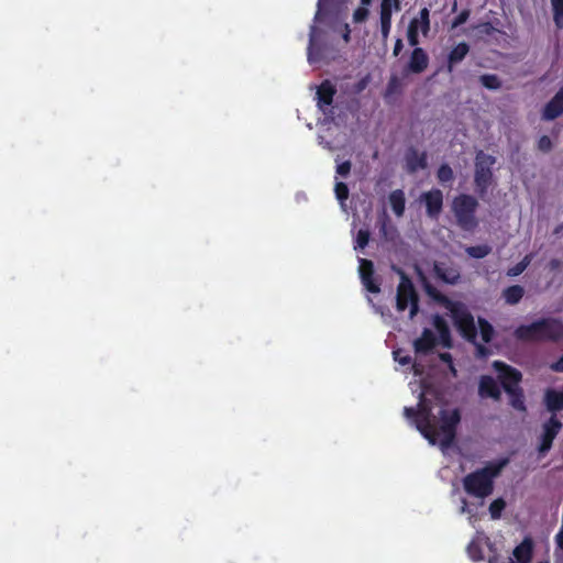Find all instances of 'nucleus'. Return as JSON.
I'll list each match as a JSON object with an SVG mask.
<instances>
[{"label": "nucleus", "instance_id": "nucleus-58", "mask_svg": "<svg viewBox=\"0 0 563 563\" xmlns=\"http://www.w3.org/2000/svg\"><path fill=\"white\" fill-rule=\"evenodd\" d=\"M478 350H479V352H481V353H483V352H484V350H485V347H484V346H482V345H479V346H478Z\"/></svg>", "mask_w": 563, "mask_h": 563}, {"label": "nucleus", "instance_id": "nucleus-47", "mask_svg": "<svg viewBox=\"0 0 563 563\" xmlns=\"http://www.w3.org/2000/svg\"><path fill=\"white\" fill-rule=\"evenodd\" d=\"M351 168H352L351 162L344 161L336 166V173L342 177H346L350 174Z\"/></svg>", "mask_w": 563, "mask_h": 563}, {"label": "nucleus", "instance_id": "nucleus-52", "mask_svg": "<svg viewBox=\"0 0 563 563\" xmlns=\"http://www.w3.org/2000/svg\"><path fill=\"white\" fill-rule=\"evenodd\" d=\"M394 355H395V360L398 361V363L401 365H409L411 363V357L409 355L399 357L398 351L394 352Z\"/></svg>", "mask_w": 563, "mask_h": 563}, {"label": "nucleus", "instance_id": "nucleus-22", "mask_svg": "<svg viewBox=\"0 0 563 563\" xmlns=\"http://www.w3.org/2000/svg\"><path fill=\"white\" fill-rule=\"evenodd\" d=\"M433 272L439 279L450 285H455L461 277V274L456 268L446 267L440 263L434 264Z\"/></svg>", "mask_w": 563, "mask_h": 563}, {"label": "nucleus", "instance_id": "nucleus-31", "mask_svg": "<svg viewBox=\"0 0 563 563\" xmlns=\"http://www.w3.org/2000/svg\"><path fill=\"white\" fill-rule=\"evenodd\" d=\"M553 21L556 29H563V0H551Z\"/></svg>", "mask_w": 563, "mask_h": 563}, {"label": "nucleus", "instance_id": "nucleus-4", "mask_svg": "<svg viewBox=\"0 0 563 563\" xmlns=\"http://www.w3.org/2000/svg\"><path fill=\"white\" fill-rule=\"evenodd\" d=\"M478 201L475 197L467 194H460L452 201V211L456 220V224L467 232L474 231L478 221L476 219V210Z\"/></svg>", "mask_w": 563, "mask_h": 563}, {"label": "nucleus", "instance_id": "nucleus-7", "mask_svg": "<svg viewBox=\"0 0 563 563\" xmlns=\"http://www.w3.org/2000/svg\"><path fill=\"white\" fill-rule=\"evenodd\" d=\"M496 163L493 155L479 151L475 157L474 184L477 194L483 197L487 194L493 181L492 167Z\"/></svg>", "mask_w": 563, "mask_h": 563}, {"label": "nucleus", "instance_id": "nucleus-10", "mask_svg": "<svg viewBox=\"0 0 563 563\" xmlns=\"http://www.w3.org/2000/svg\"><path fill=\"white\" fill-rule=\"evenodd\" d=\"M542 342H559L563 340V321L559 318L548 317L538 320Z\"/></svg>", "mask_w": 563, "mask_h": 563}, {"label": "nucleus", "instance_id": "nucleus-25", "mask_svg": "<svg viewBox=\"0 0 563 563\" xmlns=\"http://www.w3.org/2000/svg\"><path fill=\"white\" fill-rule=\"evenodd\" d=\"M433 325L439 333L441 344L444 347H451L452 346V338H451V332H450L446 321L441 316L437 314L433 319Z\"/></svg>", "mask_w": 563, "mask_h": 563}, {"label": "nucleus", "instance_id": "nucleus-50", "mask_svg": "<svg viewBox=\"0 0 563 563\" xmlns=\"http://www.w3.org/2000/svg\"><path fill=\"white\" fill-rule=\"evenodd\" d=\"M551 371L556 373H563V355L554 363L550 365Z\"/></svg>", "mask_w": 563, "mask_h": 563}, {"label": "nucleus", "instance_id": "nucleus-46", "mask_svg": "<svg viewBox=\"0 0 563 563\" xmlns=\"http://www.w3.org/2000/svg\"><path fill=\"white\" fill-rule=\"evenodd\" d=\"M552 141L548 135H542L538 141V150L548 153L552 150Z\"/></svg>", "mask_w": 563, "mask_h": 563}, {"label": "nucleus", "instance_id": "nucleus-51", "mask_svg": "<svg viewBox=\"0 0 563 563\" xmlns=\"http://www.w3.org/2000/svg\"><path fill=\"white\" fill-rule=\"evenodd\" d=\"M368 85V76L360 79L355 85V91L362 92Z\"/></svg>", "mask_w": 563, "mask_h": 563}, {"label": "nucleus", "instance_id": "nucleus-8", "mask_svg": "<svg viewBox=\"0 0 563 563\" xmlns=\"http://www.w3.org/2000/svg\"><path fill=\"white\" fill-rule=\"evenodd\" d=\"M336 88L329 79H324L316 91V101L318 109L325 115L327 119L333 120L335 111L333 107L334 96Z\"/></svg>", "mask_w": 563, "mask_h": 563}, {"label": "nucleus", "instance_id": "nucleus-15", "mask_svg": "<svg viewBox=\"0 0 563 563\" xmlns=\"http://www.w3.org/2000/svg\"><path fill=\"white\" fill-rule=\"evenodd\" d=\"M374 264L372 261L366 258L360 260V276L363 285L367 289V291L372 294H378L380 291V287L378 283H376L374 278Z\"/></svg>", "mask_w": 563, "mask_h": 563}, {"label": "nucleus", "instance_id": "nucleus-43", "mask_svg": "<svg viewBox=\"0 0 563 563\" xmlns=\"http://www.w3.org/2000/svg\"><path fill=\"white\" fill-rule=\"evenodd\" d=\"M369 236L368 230H358L355 239V249H364L369 242Z\"/></svg>", "mask_w": 563, "mask_h": 563}, {"label": "nucleus", "instance_id": "nucleus-41", "mask_svg": "<svg viewBox=\"0 0 563 563\" xmlns=\"http://www.w3.org/2000/svg\"><path fill=\"white\" fill-rule=\"evenodd\" d=\"M336 199L343 203L349 198V187L343 181H338L334 186Z\"/></svg>", "mask_w": 563, "mask_h": 563}, {"label": "nucleus", "instance_id": "nucleus-53", "mask_svg": "<svg viewBox=\"0 0 563 563\" xmlns=\"http://www.w3.org/2000/svg\"><path fill=\"white\" fill-rule=\"evenodd\" d=\"M402 48H404L402 40L397 38L395 42V45H394L393 55L398 56L400 54V52L402 51Z\"/></svg>", "mask_w": 563, "mask_h": 563}, {"label": "nucleus", "instance_id": "nucleus-17", "mask_svg": "<svg viewBox=\"0 0 563 563\" xmlns=\"http://www.w3.org/2000/svg\"><path fill=\"white\" fill-rule=\"evenodd\" d=\"M514 336L521 342H542L539 321L536 320L530 324L517 327L514 331Z\"/></svg>", "mask_w": 563, "mask_h": 563}, {"label": "nucleus", "instance_id": "nucleus-39", "mask_svg": "<svg viewBox=\"0 0 563 563\" xmlns=\"http://www.w3.org/2000/svg\"><path fill=\"white\" fill-rule=\"evenodd\" d=\"M531 256L526 255L519 263H517L514 267L509 268L508 275L509 276H518L520 275L530 264Z\"/></svg>", "mask_w": 563, "mask_h": 563}, {"label": "nucleus", "instance_id": "nucleus-16", "mask_svg": "<svg viewBox=\"0 0 563 563\" xmlns=\"http://www.w3.org/2000/svg\"><path fill=\"white\" fill-rule=\"evenodd\" d=\"M406 169L409 174H413L419 169L428 166V155L426 152H419L415 147H409L405 155Z\"/></svg>", "mask_w": 563, "mask_h": 563}, {"label": "nucleus", "instance_id": "nucleus-56", "mask_svg": "<svg viewBox=\"0 0 563 563\" xmlns=\"http://www.w3.org/2000/svg\"><path fill=\"white\" fill-rule=\"evenodd\" d=\"M559 264H560V263H559V261H558V260H552V261H551V263H550L551 268H553V269H554V268H556V267L559 266Z\"/></svg>", "mask_w": 563, "mask_h": 563}, {"label": "nucleus", "instance_id": "nucleus-6", "mask_svg": "<svg viewBox=\"0 0 563 563\" xmlns=\"http://www.w3.org/2000/svg\"><path fill=\"white\" fill-rule=\"evenodd\" d=\"M400 282L397 287L396 308L398 311L410 309V318H413L419 311V297L409 276L402 272H398Z\"/></svg>", "mask_w": 563, "mask_h": 563}, {"label": "nucleus", "instance_id": "nucleus-44", "mask_svg": "<svg viewBox=\"0 0 563 563\" xmlns=\"http://www.w3.org/2000/svg\"><path fill=\"white\" fill-rule=\"evenodd\" d=\"M470 10L468 9H464L462 10L452 21L451 23V29H456L459 27L460 25L464 24L468 18H470Z\"/></svg>", "mask_w": 563, "mask_h": 563}, {"label": "nucleus", "instance_id": "nucleus-2", "mask_svg": "<svg viewBox=\"0 0 563 563\" xmlns=\"http://www.w3.org/2000/svg\"><path fill=\"white\" fill-rule=\"evenodd\" d=\"M507 460L497 463H489L466 476L462 483L465 493L472 497L484 499L494 492V479L500 474Z\"/></svg>", "mask_w": 563, "mask_h": 563}, {"label": "nucleus", "instance_id": "nucleus-29", "mask_svg": "<svg viewBox=\"0 0 563 563\" xmlns=\"http://www.w3.org/2000/svg\"><path fill=\"white\" fill-rule=\"evenodd\" d=\"M437 179L441 185L452 184L454 180V173L452 167L444 163L440 165V167L437 170Z\"/></svg>", "mask_w": 563, "mask_h": 563}, {"label": "nucleus", "instance_id": "nucleus-55", "mask_svg": "<svg viewBox=\"0 0 563 563\" xmlns=\"http://www.w3.org/2000/svg\"><path fill=\"white\" fill-rule=\"evenodd\" d=\"M562 231H563V223L559 224V225L554 229L553 233H554V234H559V233H561Z\"/></svg>", "mask_w": 563, "mask_h": 563}, {"label": "nucleus", "instance_id": "nucleus-48", "mask_svg": "<svg viewBox=\"0 0 563 563\" xmlns=\"http://www.w3.org/2000/svg\"><path fill=\"white\" fill-rule=\"evenodd\" d=\"M439 358L442 362L448 363L450 365L451 369L453 371V373H455V369L453 367V358H452V355L449 352L440 353L439 354Z\"/></svg>", "mask_w": 563, "mask_h": 563}, {"label": "nucleus", "instance_id": "nucleus-24", "mask_svg": "<svg viewBox=\"0 0 563 563\" xmlns=\"http://www.w3.org/2000/svg\"><path fill=\"white\" fill-rule=\"evenodd\" d=\"M388 201L395 216L398 218L402 217L406 209V197L404 190H393L388 196Z\"/></svg>", "mask_w": 563, "mask_h": 563}, {"label": "nucleus", "instance_id": "nucleus-49", "mask_svg": "<svg viewBox=\"0 0 563 563\" xmlns=\"http://www.w3.org/2000/svg\"><path fill=\"white\" fill-rule=\"evenodd\" d=\"M332 0H319L318 1V10L316 12V15H314V20L316 21H320L321 20V11L322 9L328 4L330 3Z\"/></svg>", "mask_w": 563, "mask_h": 563}, {"label": "nucleus", "instance_id": "nucleus-14", "mask_svg": "<svg viewBox=\"0 0 563 563\" xmlns=\"http://www.w3.org/2000/svg\"><path fill=\"white\" fill-rule=\"evenodd\" d=\"M478 395L481 398H490L499 401L501 398V389L499 384L490 375H482L478 382Z\"/></svg>", "mask_w": 563, "mask_h": 563}, {"label": "nucleus", "instance_id": "nucleus-13", "mask_svg": "<svg viewBox=\"0 0 563 563\" xmlns=\"http://www.w3.org/2000/svg\"><path fill=\"white\" fill-rule=\"evenodd\" d=\"M429 66V55L422 47H415L410 53L405 70L410 74H421Z\"/></svg>", "mask_w": 563, "mask_h": 563}, {"label": "nucleus", "instance_id": "nucleus-5", "mask_svg": "<svg viewBox=\"0 0 563 563\" xmlns=\"http://www.w3.org/2000/svg\"><path fill=\"white\" fill-rule=\"evenodd\" d=\"M432 422L437 429V442L439 441L443 448H449L455 440L457 426L461 422V411L459 408L441 409L439 421L437 422L434 417Z\"/></svg>", "mask_w": 563, "mask_h": 563}, {"label": "nucleus", "instance_id": "nucleus-54", "mask_svg": "<svg viewBox=\"0 0 563 563\" xmlns=\"http://www.w3.org/2000/svg\"><path fill=\"white\" fill-rule=\"evenodd\" d=\"M482 27H483V32L486 33V34H490L494 30L493 25L490 22H485L482 24Z\"/></svg>", "mask_w": 563, "mask_h": 563}, {"label": "nucleus", "instance_id": "nucleus-30", "mask_svg": "<svg viewBox=\"0 0 563 563\" xmlns=\"http://www.w3.org/2000/svg\"><path fill=\"white\" fill-rule=\"evenodd\" d=\"M465 252L468 256L479 260L486 257L492 252V247L487 244L473 245L467 246Z\"/></svg>", "mask_w": 563, "mask_h": 563}, {"label": "nucleus", "instance_id": "nucleus-28", "mask_svg": "<svg viewBox=\"0 0 563 563\" xmlns=\"http://www.w3.org/2000/svg\"><path fill=\"white\" fill-rule=\"evenodd\" d=\"M412 20L417 21V27L421 31V33L426 36L430 31V11L428 8H422L419 12L418 18H413Z\"/></svg>", "mask_w": 563, "mask_h": 563}, {"label": "nucleus", "instance_id": "nucleus-37", "mask_svg": "<svg viewBox=\"0 0 563 563\" xmlns=\"http://www.w3.org/2000/svg\"><path fill=\"white\" fill-rule=\"evenodd\" d=\"M506 508V501L503 498L493 500L489 505L490 518L497 520L501 517L504 509Z\"/></svg>", "mask_w": 563, "mask_h": 563}, {"label": "nucleus", "instance_id": "nucleus-23", "mask_svg": "<svg viewBox=\"0 0 563 563\" xmlns=\"http://www.w3.org/2000/svg\"><path fill=\"white\" fill-rule=\"evenodd\" d=\"M518 563H530L533 554V542L530 538H525L512 552Z\"/></svg>", "mask_w": 563, "mask_h": 563}, {"label": "nucleus", "instance_id": "nucleus-34", "mask_svg": "<svg viewBox=\"0 0 563 563\" xmlns=\"http://www.w3.org/2000/svg\"><path fill=\"white\" fill-rule=\"evenodd\" d=\"M478 325L481 331L482 340L485 343H489L494 336V328L493 325L484 318L478 319Z\"/></svg>", "mask_w": 563, "mask_h": 563}, {"label": "nucleus", "instance_id": "nucleus-61", "mask_svg": "<svg viewBox=\"0 0 563 563\" xmlns=\"http://www.w3.org/2000/svg\"><path fill=\"white\" fill-rule=\"evenodd\" d=\"M509 563H515L514 561H510Z\"/></svg>", "mask_w": 563, "mask_h": 563}, {"label": "nucleus", "instance_id": "nucleus-26", "mask_svg": "<svg viewBox=\"0 0 563 563\" xmlns=\"http://www.w3.org/2000/svg\"><path fill=\"white\" fill-rule=\"evenodd\" d=\"M506 393L509 396V404L512 408L522 412L527 410L525 404V394L520 386L515 389L506 388Z\"/></svg>", "mask_w": 563, "mask_h": 563}, {"label": "nucleus", "instance_id": "nucleus-36", "mask_svg": "<svg viewBox=\"0 0 563 563\" xmlns=\"http://www.w3.org/2000/svg\"><path fill=\"white\" fill-rule=\"evenodd\" d=\"M407 40L410 46L418 47L419 44V30L417 27V21L411 20L407 29Z\"/></svg>", "mask_w": 563, "mask_h": 563}, {"label": "nucleus", "instance_id": "nucleus-45", "mask_svg": "<svg viewBox=\"0 0 563 563\" xmlns=\"http://www.w3.org/2000/svg\"><path fill=\"white\" fill-rule=\"evenodd\" d=\"M369 11L365 7H358L353 13V21L355 23H362L368 18Z\"/></svg>", "mask_w": 563, "mask_h": 563}, {"label": "nucleus", "instance_id": "nucleus-60", "mask_svg": "<svg viewBox=\"0 0 563 563\" xmlns=\"http://www.w3.org/2000/svg\"><path fill=\"white\" fill-rule=\"evenodd\" d=\"M539 563H548V562H539Z\"/></svg>", "mask_w": 563, "mask_h": 563}, {"label": "nucleus", "instance_id": "nucleus-33", "mask_svg": "<svg viewBox=\"0 0 563 563\" xmlns=\"http://www.w3.org/2000/svg\"><path fill=\"white\" fill-rule=\"evenodd\" d=\"M481 84L489 89V90H497L501 87V81L499 77L495 74H485L479 77Z\"/></svg>", "mask_w": 563, "mask_h": 563}, {"label": "nucleus", "instance_id": "nucleus-21", "mask_svg": "<svg viewBox=\"0 0 563 563\" xmlns=\"http://www.w3.org/2000/svg\"><path fill=\"white\" fill-rule=\"evenodd\" d=\"M470 52V45L466 42H461L455 45L449 53L446 59V71L453 73L454 67L461 63Z\"/></svg>", "mask_w": 563, "mask_h": 563}, {"label": "nucleus", "instance_id": "nucleus-42", "mask_svg": "<svg viewBox=\"0 0 563 563\" xmlns=\"http://www.w3.org/2000/svg\"><path fill=\"white\" fill-rule=\"evenodd\" d=\"M400 80L397 76H391L388 80L385 97H389L394 93H398L400 91Z\"/></svg>", "mask_w": 563, "mask_h": 563}, {"label": "nucleus", "instance_id": "nucleus-11", "mask_svg": "<svg viewBox=\"0 0 563 563\" xmlns=\"http://www.w3.org/2000/svg\"><path fill=\"white\" fill-rule=\"evenodd\" d=\"M493 366L499 373L500 385L505 391L506 388L515 389L519 387L522 379L520 371L500 361H495Z\"/></svg>", "mask_w": 563, "mask_h": 563}, {"label": "nucleus", "instance_id": "nucleus-18", "mask_svg": "<svg viewBox=\"0 0 563 563\" xmlns=\"http://www.w3.org/2000/svg\"><path fill=\"white\" fill-rule=\"evenodd\" d=\"M563 114V87L554 95L553 98L544 106L542 119L552 121Z\"/></svg>", "mask_w": 563, "mask_h": 563}, {"label": "nucleus", "instance_id": "nucleus-38", "mask_svg": "<svg viewBox=\"0 0 563 563\" xmlns=\"http://www.w3.org/2000/svg\"><path fill=\"white\" fill-rule=\"evenodd\" d=\"M467 554L475 562L482 561L484 559L482 547L475 541H472L467 545Z\"/></svg>", "mask_w": 563, "mask_h": 563}, {"label": "nucleus", "instance_id": "nucleus-1", "mask_svg": "<svg viewBox=\"0 0 563 563\" xmlns=\"http://www.w3.org/2000/svg\"><path fill=\"white\" fill-rule=\"evenodd\" d=\"M426 291L431 298L450 311L453 323L460 334L465 340L474 342L477 336V329L475 327L474 317L466 306L460 301L451 300L430 285L426 286Z\"/></svg>", "mask_w": 563, "mask_h": 563}, {"label": "nucleus", "instance_id": "nucleus-9", "mask_svg": "<svg viewBox=\"0 0 563 563\" xmlns=\"http://www.w3.org/2000/svg\"><path fill=\"white\" fill-rule=\"evenodd\" d=\"M562 428L563 423L556 415H551V417L543 422L538 445V452L540 455H545L551 450L553 441L561 432Z\"/></svg>", "mask_w": 563, "mask_h": 563}, {"label": "nucleus", "instance_id": "nucleus-35", "mask_svg": "<svg viewBox=\"0 0 563 563\" xmlns=\"http://www.w3.org/2000/svg\"><path fill=\"white\" fill-rule=\"evenodd\" d=\"M401 9V0H382L379 14L393 15V11Z\"/></svg>", "mask_w": 563, "mask_h": 563}, {"label": "nucleus", "instance_id": "nucleus-40", "mask_svg": "<svg viewBox=\"0 0 563 563\" xmlns=\"http://www.w3.org/2000/svg\"><path fill=\"white\" fill-rule=\"evenodd\" d=\"M380 16V33L384 41L388 38L391 29V15L379 14Z\"/></svg>", "mask_w": 563, "mask_h": 563}, {"label": "nucleus", "instance_id": "nucleus-3", "mask_svg": "<svg viewBox=\"0 0 563 563\" xmlns=\"http://www.w3.org/2000/svg\"><path fill=\"white\" fill-rule=\"evenodd\" d=\"M404 415L415 422L417 430L431 443H437V429L432 422V406L424 395L420 394L418 408L405 407Z\"/></svg>", "mask_w": 563, "mask_h": 563}, {"label": "nucleus", "instance_id": "nucleus-57", "mask_svg": "<svg viewBox=\"0 0 563 563\" xmlns=\"http://www.w3.org/2000/svg\"><path fill=\"white\" fill-rule=\"evenodd\" d=\"M361 3H362L361 7H365L366 8V5H369L372 3V0H361Z\"/></svg>", "mask_w": 563, "mask_h": 563}, {"label": "nucleus", "instance_id": "nucleus-27", "mask_svg": "<svg viewBox=\"0 0 563 563\" xmlns=\"http://www.w3.org/2000/svg\"><path fill=\"white\" fill-rule=\"evenodd\" d=\"M525 289L520 285H512L504 289L503 297L508 305H517L523 297Z\"/></svg>", "mask_w": 563, "mask_h": 563}, {"label": "nucleus", "instance_id": "nucleus-20", "mask_svg": "<svg viewBox=\"0 0 563 563\" xmlns=\"http://www.w3.org/2000/svg\"><path fill=\"white\" fill-rule=\"evenodd\" d=\"M543 402L547 410L552 415L563 411V390L548 388L544 393Z\"/></svg>", "mask_w": 563, "mask_h": 563}, {"label": "nucleus", "instance_id": "nucleus-32", "mask_svg": "<svg viewBox=\"0 0 563 563\" xmlns=\"http://www.w3.org/2000/svg\"><path fill=\"white\" fill-rule=\"evenodd\" d=\"M317 32H318L317 26L312 25L310 27L309 45H308V60L310 63L317 60V57H318V48H317V45H316Z\"/></svg>", "mask_w": 563, "mask_h": 563}, {"label": "nucleus", "instance_id": "nucleus-19", "mask_svg": "<svg viewBox=\"0 0 563 563\" xmlns=\"http://www.w3.org/2000/svg\"><path fill=\"white\" fill-rule=\"evenodd\" d=\"M438 344V338L430 329H423L420 338L415 340L413 347L416 353L428 354Z\"/></svg>", "mask_w": 563, "mask_h": 563}, {"label": "nucleus", "instance_id": "nucleus-59", "mask_svg": "<svg viewBox=\"0 0 563 563\" xmlns=\"http://www.w3.org/2000/svg\"><path fill=\"white\" fill-rule=\"evenodd\" d=\"M456 7H457V4H456V2H454L453 7H452V11H455Z\"/></svg>", "mask_w": 563, "mask_h": 563}, {"label": "nucleus", "instance_id": "nucleus-12", "mask_svg": "<svg viewBox=\"0 0 563 563\" xmlns=\"http://www.w3.org/2000/svg\"><path fill=\"white\" fill-rule=\"evenodd\" d=\"M420 201L426 206V214L432 220H438L443 209V192L432 188L421 194Z\"/></svg>", "mask_w": 563, "mask_h": 563}]
</instances>
